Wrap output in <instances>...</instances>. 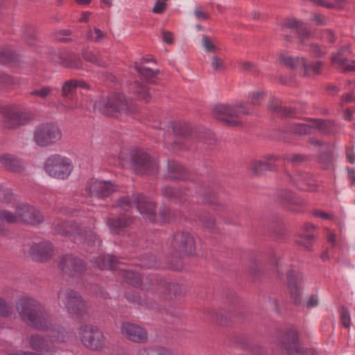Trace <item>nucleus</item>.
Returning a JSON list of instances; mask_svg holds the SVG:
<instances>
[{"label": "nucleus", "instance_id": "nucleus-51", "mask_svg": "<svg viewBox=\"0 0 355 355\" xmlns=\"http://www.w3.org/2000/svg\"><path fill=\"white\" fill-rule=\"evenodd\" d=\"M24 38L30 46H33L36 42L35 31L33 26H26L24 31Z\"/></svg>", "mask_w": 355, "mask_h": 355}, {"label": "nucleus", "instance_id": "nucleus-52", "mask_svg": "<svg viewBox=\"0 0 355 355\" xmlns=\"http://www.w3.org/2000/svg\"><path fill=\"white\" fill-rule=\"evenodd\" d=\"M13 197L11 190L0 184V202L9 203L13 200Z\"/></svg>", "mask_w": 355, "mask_h": 355}, {"label": "nucleus", "instance_id": "nucleus-64", "mask_svg": "<svg viewBox=\"0 0 355 355\" xmlns=\"http://www.w3.org/2000/svg\"><path fill=\"white\" fill-rule=\"evenodd\" d=\"M211 67L215 71H223L225 69V64L221 58L218 56H213L211 58Z\"/></svg>", "mask_w": 355, "mask_h": 355}, {"label": "nucleus", "instance_id": "nucleus-40", "mask_svg": "<svg viewBox=\"0 0 355 355\" xmlns=\"http://www.w3.org/2000/svg\"><path fill=\"white\" fill-rule=\"evenodd\" d=\"M17 218L15 213L10 211L0 209V234H3L5 231V223H16Z\"/></svg>", "mask_w": 355, "mask_h": 355}, {"label": "nucleus", "instance_id": "nucleus-3", "mask_svg": "<svg viewBox=\"0 0 355 355\" xmlns=\"http://www.w3.org/2000/svg\"><path fill=\"white\" fill-rule=\"evenodd\" d=\"M94 110L106 116H116L118 113L126 115L137 111V107L131 98L121 93H114L96 100Z\"/></svg>", "mask_w": 355, "mask_h": 355}, {"label": "nucleus", "instance_id": "nucleus-53", "mask_svg": "<svg viewBox=\"0 0 355 355\" xmlns=\"http://www.w3.org/2000/svg\"><path fill=\"white\" fill-rule=\"evenodd\" d=\"M198 218L203 227L209 230H213L215 227V219L210 214L200 216Z\"/></svg>", "mask_w": 355, "mask_h": 355}, {"label": "nucleus", "instance_id": "nucleus-24", "mask_svg": "<svg viewBox=\"0 0 355 355\" xmlns=\"http://www.w3.org/2000/svg\"><path fill=\"white\" fill-rule=\"evenodd\" d=\"M314 232H315V227L310 223H306L301 227L296 239L297 245L304 247L308 251H311L315 242V235Z\"/></svg>", "mask_w": 355, "mask_h": 355}, {"label": "nucleus", "instance_id": "nucleus-2", "mask_svg": "<svg viewBox=\"0 0 355 355\" xmlns=\"http://www.w3.org/2000/svg\"><path fill=\"white\" fill-rule=\"evenodd\" d=\"M16 309L20 319L34 329L44 331L51 326L50 315L45 307L33 297L19 298L16 302Z\"/></svg>", "mask_w": 355, "mask_h": 355}, {"label": "nucleus", "instance_id": "nucleus-45", "mask_svg": "<svg viewBox=\"0 0 355 355\" xmlns=\"http://www.w3.org/2000/svg\"><path fill=\"white\" fill-rule=\"evenodd\" d=\"M82 57L85 61L92 63L98 67H105V62L103 60V59L100 56L94 53L92 51L88 50L83 51Z\"/></svg>", "mask_w": 355, "mask_h": 355}, {"label": "nucleus", "instance_id": "nucleus-15", "mask_svg": "<svg viewBox=\"0 0 355 355\" xmlns=\"http://www.w3.org/2000/svg\"><path fill=\"white\" fill-rule=\"evenodd\" d=\"M279 27L282 31L285 29L295 31L297 35L298 44L301 45L306 44L305 40L313 37L311 28L302 20L293 17L284 18L279 23Z\"/></svg>", "mask_w": 355, "mask_h": 355}, {"label": "nucleus", "instance_id": "nucleus-29", "mask_svg": "<svg viewBox=\"0 0 355 355\" xmlns=\"http://www.w3.org/2000/svg\"><path fill=\"white\" fill-rule=\"evenodd\" d=\"M0 164L12 173H22L25 171L22 162L10 154H4L0 156Z\"/></svg>", "mask_w": 355, "mask_h": 355}, {"label": "nucleus", "instance_id": "nucleus-36", "mask_svg": "<svg viewBox=\"0 0 355 355\" xmlns=\"http://www.w3.org/2000/svg\"><path fill=\"white\" fill-rule=\"evenodd\" d=\"M134 68L139 75L140 78L145 80L147 83L155 84L157 74L159 70H153L152 69L139 65L138 62H135Z\"/></svg>", "mask_w": 355, "mask_h": 355}, {"label": "nucleus", "instance_id": "nucleus-42", "mask_svg": "<svg viewBox=\"0 0 355 355\" xmlns=\"http://www.w3.org/2000/svg\"><path fill=\"white\" fill-rule=\"evenodd\" d=\"M137 265L141 268H157L159 267V263H157L155 257L152 254H147L143 255L139 259V262Z\"/></svg>", "mask_w": 355, "mask_h": 355}, {"label": "nucleus", "instance_id": "nucleus-57", "mask_svg": "<svg viewBox=\"0 0 355 355\" xmlns=\"http://www.w3.org/2000/svg\"><path fill=\"white\" fill-rule=\"evenodd\" d=\"M340 321L344 327L348 328L349 327L351 321L349 313L343 306L340 307Z\"/></svg>", "mask_w": 355, "mask_h": 355}, {"label": "nucleus", "instance_id": "nucleus-18", "mask_svg": "<svg viewBox=\"0 0 355 355\" xmlns=\"http://www.w3.org/2000/svg\"><path fill=\"white\" fill-rule=\"evenodd\" d=\"M277 343L284 353L293 354L300 352L299 336L294 329H290L285 334L279 335Z\"/></svg>", "mask_w": 355, "mask_h": 355}, {"label": "nucleus", "instance_id": "nucleus-32", "mask_svg": "<svg viewBox=\"0 0 355 355\" xmlns=\"http://www.w3.org/2000/svg\"><path fill=\"white\" fill-rule=\"evenodd\" d=\"M132 223V218L129 216L110 218L107 220V225L112 234H119L122 230L128 227Z\"/></svg>", "mask_w": 355, "mask_h": 355}, {"label": "nucleus", "instance_id": "nucleus-1", "mask_svg": "<svg viewBox=\"0 0 355 355\" xmlns=\"http://www.w3.org/2000/svg\"><path fill=\"white\" fill-rule=\"evenodd\" d=\"M164 178L173 182L190 180L191 185L189 187V190L194 189L202 203L211 207L218 215L225 211L226 206L218 201L216 196V191L220 187L218 183L205 185L201 182H194V179L189 171L175 160L168 162V174Z\"/></svg>", "mask_w": 355, "mask_h": 355}, {"label": "nucleus", "instance_id": "nucleus-59", "mask_svg": "<svg viewBox=\"0 0 355 355\" xmlns=\"http://www.w3.org/2000/svg\"><path fill=\"white\" fill-rule=\"evenodd\" d=\"M127 300L133 304L140 305L141 304V299L138 293L135 291H127L125 294Z\"/></svg>", "mask_w": 355, "mask_h": 355}, {"label": "nucleus", "instance_id": "nucleus-48", "mask_svg": "<svg viewBox=\"0 0 355 355\" xmlns=\"http://www.w3.org/2000/svg\"><path fill=\"white\" fill-rule=\"evenodd\" d=\"M137 194L133 195L132 196H123L118 199L117 204L118 206L120 207L123 210L128 211L132 207L135 206V196Z\"/></svg>", "mask_w": 355, "mask_h": 355}, {"label": "nucleus", "instance_id": "nucleus-56", "mask_svg": "<svg viewBox=\"0 0 355 355\" xmlns=\"http://www.w3.org/2000/svg\"><path fill=\"white\" fill-rule=\"evenodd\" d=\"M282 105L281 102L279 99L277 98L272 96L270 98V101L269 102V104L268 105V110L269 112L276 113L277 116H279V114L280 112Z\"/></svg>", "mask_w": 355, "mask_h": 355}, {"label": "nucleus", "instance_id": "nucleus-54", "mask_svg": "<svg viewBox=\"0 0 355 355\" xmlns=\"http://www.w3.org/2000/svg\"><path fill=\"white\" fill-rule=\"evenodd\" d=\"M12 313V306L4 299L0 297V316L6 318L10 316Z\"/></svg>", "mask_w": 355, "mask_h": 355}, {"label": "nucleus", "instance_id": "nucleus-11", "mask_svg": "<svg viewBox=\"0 0 355 355\" xmlns=\"http://www.w3.org/2000/svg\"><path fill=\"white\" fill-rule=\"evenodd\" d=\"M82 343L88 349L101 350L105 345V337L98 328L89 324L82 325L78 331Z\"/></svg>", "mask_w": 355, "mask_h": 355}, {"label": "nucleus", "instance_id": "nucleus-20", "mask_svg": "<svg viewBox=\"0 0 355 355\" xmlns=\"http://www.w3.org/2000/svg\"><path fill=\"white\" fill-rule=\"evenodd\" d=\"M135 207L139 213L153 223L156 222L155 204L143 193H137L135 196Z\"/></svg>", "mask_w": 355, "mask_h": 355}, {"label": "nucleus", "instance_id": "nucleus-14", "mask_svg": "<svg viewBox=\"0 0 355 355\" xmlns=\"http://www.w3.org/2000/svg\"><path fill=\"white\" fill-rule=\"evenodd\" d=\"M171 245L180 257L193 255L196 252L194 238L189 232H175L173 236Z\"/></svg>", "mask_w": 355, "mask_h": 355}, {"label": "nucleus", "instance_id": "nucleus-22", "mask_svg": "<svg viewBox=\"0 0 355 355\" xmlns=\"http://www.w3.org/2000/svg\"><path fill=\"white\" fill-rule=\"evenodd\" d=\"M53 248L51 243L47 241L39 243H34L29 250L30 255L35 261H46L53 255Z\"/></svg>", "mask_w": 355, "mask_h": 355}, {"label": "nucleus", "instance_id": "nucleus-35", "mask_svg": "<svg viewBox=\"0 0 355 355\" xmlns=\"http://www.w3.org/2000/svg\"><path fill=\"white\" fill-rule=\"evenodd\" d=\"M301 62V67L304 69L303 76L306 77L309 76L311 73L313 75H320L322 72V67L324 66V62L322 61H310L306 58L298 60Z\"/></svg>", "mask_w": 355, "mask_h": 355}, {"label": "nucleus", "instance_id": "nucleus-47", "mask_svg": "<svg viewBox=\"0 0 355 355\" xmlns=\"http://www.w3.org/2000/svg\"><path fill=\"white\" fill-rule=\"evenodd\" d=\"M303 59V57H296L295 58H292L289 56H285L282 54L279 55V61L281 64L286 66V67L290 68L291 69H295L297 67H301V62L297 60Z\"/></svg>", "mask_w": 355, "mask_h": 355}, {"label": "nucleus", "instance_id": "nucleus-9", "mask_svg": "<svg viewBox=\"0 0 355 355\" xmlns=\"http://www.w3.org/2000/svg\"><path fill=\"white\" fill-rule=\"evenodd\" d=\"M62 138V132L58 126L51 123H43L37 126L33 140L41 147L53 145Z\"/></svg>", "mask_w": 355, "mask_h": 355}, {"label": "nucleus", "instance_id": "nucleus-4", "mask_svg": "<svg viewBox=\"0 0 355 355\" xmlns=\"http://www.w3.org/2000/svg\"><path fill=\"white\" fill-rule=\"evenodd\" d=\"M252 114V112L243 103H239L234 105L220 104L216 105L212 110L214 118L222 121L228 127H243L244 123L241 120V116Z\"/></svg>", "mask_w": 355, "mask_h": 355}, {"label": "nucleus", "instance_id": "nucleus-41", "mask_svg": "<svg viewBox=\"0 0 355 355\" xmlns=\"http://www.w3.org/2000/svg\"><path fill=\"white\" fill-rule=\"evenodd\" d=\"M178 215L179 211L172 210L165 205L161 207L159 211V217L162 223H170L175 220Z\"/></svg>", "mask_w": 355, "mask_h": 355}, {"label": "nucleus", "instance_id": "nucleus-12", "mask_svg": "<svg viewBox=\"0 0 355 355\" xmlns=\"http://www.w3.org/2000/svg\"><path fill=\"white\" fill-rule=\"evenodd\" d=\"M56 233L64 236L78 237L82 242L89 245L94 242L96 236L90 231L78 226L72 221H64L55 226Z\"/></svg>", "mask_w": 355, "mask_h": 355}, {"label": "nucleus", "instance_id": "nucleus-7", "mask_svg": "<svg viewBox=\"0 0 355 355\" xmlns=\"http://www.w3.org/2000/svg\"><path fill=\"white\" fill-rule=\"evenodd\" d=\"M130 166L138 175H153L158 171L156 159L142 149L137 148L131 152Z\"/></svg>", "mask_w": 355, "mask_h": 355}, {"label": "nucleus", "instance_id": "nucleus-46", "mask_svg": "<svg viewBox=\"0 0 355 355\" xmlns=\"http://www.w3.org/2000/svg\"><path fill=\"white\" fill-rule=\"evenodd\" d=\"M207 314L209 317V319L216 322V324L224 326L227 325L228 321L230 320V318L227 316H224L223 313L221 311H217L215 310H207Z\"/></svg>", "mask_w": 355, "mask_h": 355}, {"label": "nucleus", "instance_id": "nucleus-62", "mask_svg": "<svg viewBox=\"0 0 355 355\" xmlns=\"http://www.w3.org/2000/svg\"><path fill=\"white\" fill-rule=\"evenodd\" d=\"M14 59L13 53L6 49H0V62L7 63L12 61Z\"/></svg>", "mask_w": 355, "mask_h": 355}, {"label": "nucleus", "instance_id": "nucleus-34", "mask_svg": "<svg viewBox=\"0 0 355 355\" xmlns=\"http://www.w3.org/2000/svg\"><path fill=\"white\" fill-rule=\"evenodd\" d=\"M297 187L303 191H315V180L312 175L306 172H300L298 173L295 180Z\"/></svg>", "mask_w": 355, "mask_h": 355}, {"label": "nucleus", "instance_id": "nucleus-17", "mask_svg": "<svg viewBox=\"0 0 355 355\" xmlns=\"http://www.w3.org/2000/svg\"><path fill=\"white\" fill-rule=\"evenodd\" d=\"M15 214L16 215L17 222L37 225L44 220V217L40 211L36 209L34 207L25 203L17 204Z\"/></svg>", "mask_w": 355, "mask_h": 355}, {"label": "nucleus", "instance_id": "nucleus-8", "mask_svg": "<svg viewBox=\"0 0 355 355\" xmlns=\"http://www.w3.org/2000/svg\"><path fill=\"white\" fill-rule=\"evenodd\" d=\"M73 165L70 159L58 154L51 155L44 164L45 171L59 180H65L71 174Z\"/></svg>", "mask_w": 355, "mask_h": 355}, {"label": "nucleus", "instance_id": "nucleus-13", "mask_svg": "<svg viewBox=\"0 0 355 355\" xmlns=\"http://www.w3.org/2000/svg\"><path fill=\"white\" fill-rule=\"evenodd\" d=\"M1 114V125L6 129H15L25 125L32 119V116L29 113L19 111L14 107H3Z\"/></svg>", "mask_w": 355, "mask_h": 355}, {"label": "nucleus", "instance_id": "nucleus-49", "mask_svg": "<svg viewBox=\"0 0 355 355\" xmlns=\"http://www.w3.org/2000/svg\"><path fill=\"white\" fill-rule=\"evenodd\" d=\"M286 160L293 166H297L308 160V156L302 154L290 153L286 155Z\"/></svg>", "mask_w": 355, "mask_h": 355}, {"label": "nucleus", "instance_id": "nucleus-28", "mask_svg": "<svg viewBox=\"0 0 355 355\" xmlns=\"http://www.w3.org/2000/svg\"><path fill=\"white\" fill-rule=\"evenodd\" d=\"M309 122L314 124L315 127L323 135H334L338 132V125L334 120L309 118Z\"/></svg>", "mask_w": 355, "mask_h": 355}, {"label": "nucleus", "instance_id": "nucleus-30", "mask_svg": "<svg viewBox=\"0 0 355 355\" xmlns=\"http://www.w3.org/2000/svg\"><path fill=\"white\" fill-rule=\"evenodd\" d=\"M59 64L65 68L80 69L83 62L78 53L73 51H63L59 54Z\"/></svg>", "mask_w": 355, "mask_h": 355}, {"label": "nucleus", "instance_id": "nucleus-25", "mask_svg": "<svg viewBox=\"0 0 355 355\" xmlns=\"http://www.w3.org/2000/svg\"><path fill=\"white\" fill-rule=\"evenodd\" d=\"M129 91L134 94L139 100L144 101L146 103L149 102L155 89L148 87L146 83L135 80L129 85Z\"/></svg>", "mask_w": 355, "mask_h": 355}, {"label": "nucleus", "instance_id": "nucleus-37", "mask_svg": "<svg viewBox=\"0 0 355 355\" xmlns=\"http://www.w3.org/2000/svg\"><path fill=\"white\" fill-rule=\"evenodd\" d=\"M188 190H182L180 188L166 186L162 189V195L168 199L173 201H182L184 200L185 196L187 195Z\"/></svg>", "mask_w": 355, "mask_h": 355}, {"label": "nucleus", "instance_id": "nucleus-38", "mask_svg": "<svg viewBox=\"0 0 355 355\" xmlns=\"http://www.w3.org/2000/svg\"><path fill=\"white\" fill-rule=\"evenodd\" d=\"M96 263L101 270H114L116 268L119 261L116 256L106 254L98 257Z\"/></svg>", "mask_w": 355, "mask_h": 355}, {"label": "nucleus", "instance_id": "nucleus-23", "mask_svg": "<svg viewBox=\"0 0 355 355\" xmlns=\"http://www.w3.org/2000/svg\"><path fill=\"white\" fill-rule=\"evenodd\" d=\"M279 159V157L268 155L262 157L258 161H254L251 165L252 174L254 176H259L266 171H272L276 169L275 162Z\"/></svg>", "mask_w": 355, "mask_h": 355}, {"label": "nucleus", "instance_id": "nucleus-39", "mask_svg": "<svg viewBox=\"0 0 355 355\" xmlns=\"http://www.w3.org/2000/svg\"><path fill=\"white\" fill-rule=\"evenodd\" d=\"M50 329V335L47 336L51 342L53 343V342L63 343L65 341L67 337V333L65 329L61 327L60 324H51V326L48 328L47 330Z\"/></svg>", "mask_w": 355, "mask_h": 355}, {"label": "nucleus", "instance_id": "nucleus-61", "mask_svg": "<svg viewBox=\"0 0 355 355\" xmlns=\"http://www.w3.org/2000/svg\"><path fill=\"white\" fill-rule=\"evenodd\" d=\"M297 111L295 107H283L282 106L280 112L279 114V117L282 118H290L293 117L295 114H296Z\"/></svg>", "mask_w": 355, "mask_h": 355}, {"label": "nucleus", "instance_id": "nucleus-63", "mask_svg": "<svg viewBox=\"0 0 355 355\" xmlns=\"http://www.w3.org/2000/svg\"><path fill=\"white\" fill-rule=\"evenodd\" d=\"M266 93L264 91H257L252 94V99L250 105L252 106H257L260 105V99L264 98Z\"/></svg>", "mask_w": 355, "mask_h": 355}, {"label": "nucleus", "instance_id": "nucleus-31", "mask_svg": "<svg viewBox=\"0 0 355 355\" xmlns=\"http://www.w3.org/2000/svg\"><path fill=\"white\" fill-rule=\"evenodd\" d=\"M279 199L286 208L294 213L300 211L302 200L295 196L292 192L285 191L282 192L279 196Z\"/></svg>", "mask_w": 355, "mask_h": 355}, {"label": "nucleus", "instance_id": "nucleus-44", "mask_svg": "<svg viewBox=\"0 0 355 355\" xmlns=\"http://www.w3.org/2000/svg\"><path fill=\"white\" fill-rule=\"evenodd\" d=\"M78 80L71 79L64 83L62 87V96L64 98H72V96L77 89Z\"/></svg>", "mask_w": 355, "mask_h": 355}, {"label": "nucleus", "instance_id": "nucleus-58", "mask_svg": "<svg viewBox=\"0 0 355 355\" xmlns=\"http://www.w3.org/2000/svg\"><path fill=\"white\" fill-rule=\"evenodd\" d=\"M202 44L207 51L216 52L217 47L212 44V40L210 37L203 35L202 37Z\"/></svg>", "mask_w": 355, "mask_h": 355}, {"label": "nucleus", "instance_id": "nucleus-21", "mask_svg": "<svg viewBox=\"0 0 355 355\" xmlns=\"http://www.w3.org/2000/svg\"><path fill=\"white\" fill-rule=\"evenodd\" d=\"M30 347L36 352H57V347L51 342L47 336L35 334L28 338Z\"/></svg>", "mask_w": 355, "mask_h": 355}, {"label": "nucleus", "instance_id": "nucleus-33", "mask_svg": "<svg viewBox=\"0 0 355 355\" xmlns=\"http://www.w3.org/2000/svg\"><path fill=\"white\" fill-rule=\"evenodd\" d=\"M334 146L330 144H324V148L319 151L317 162L323 169L329 168L334 163Z\"/></svg>", "mask_w": 355, "mask_h": 355}, {"label": "nucleus", "instance_id": "nucleus-16", "mask_svg": "<svg viewBox=\"0 0 355 355\" xmlns=\"http://www.w3.org/2000/svg\"><path fill=\"white\" fill-rule=\"evenodd\" d=\"M121 333L125 338L135 343L144 344L148 340L147 330L141 325L131 322H121Z\"/></svg>", "mask_w": 355, "mask_h": 355}, {"label": "nucleus", "instance_id": "nucleus-19", "mask_svg": "<svg viewBox=\"0 0 355 355\" xmlns=\"http://www.w3.org/2000/svg\"><path fill=\"white\" fill-rule=\"evenodd\" d=\"M288 286L290 288L291 298L293 299L295 304L300 306L302 303V291L303 284V275L299 272L291 269L287 272Z\"/></svg>", "mask_w": 355, "mask_h": 355}, {"label": "nucleus", "instance_id": "nucleus-50", "mask_svg": "<svg viewBox=\"0 0 355 355\" xmlns=\"http://www.w3.org/2000/svg\"><path fill=\"white\" fill-rule=\"evenodd\" d=\"M312 127L307 124L295 123L290 126V132L295 135H306Z\"/></svg>", "mask_w": 355, "mask_h": 355}, {"label": "nucleus", "instance_id": "nucleus-27", "mask_svg": "<svg viewBox=\"0 0 355 355\" xmlns=\"http://www.w3.org/2000/svg\"><path fill=\"white\" fill-rule=\"evenodd\" d=\"M89 193L92 196L105 198L109 196L114 191L112 184L107 181H94L89 187Z\"/></svg>", "mask_w": 355, "mask_h": 355}, {"label": "nucleus", "instance_id": "nucleus-10", "mask_svg": "<svg viewBox=\"0 0 355 355\" xmlns=\"http://www.w3.org/2000/svg\"><path fill=\"white\" fill-rule=\"evenodd\" d=\"M58 268L63 275L71 278L80 277L87 270L84 260L73 254H67L62 257Z\"/></svg>", "mask_w": 355, "mask_h": 355}, {"label": "nucleus", "instance_id": "nucleus-6", "mask_svg": "<svg viewBox=\"0 0 355 355\" xmlns=\"http://www.w3.org/2000/svg\"><path fill=\"white\" fill-rule=\"evenodd\" d=\"M58 297L62 300L71 318L79 322L87 320L89 318V307L78 292L73 289H68L60 292Z\"/></svg>", "mask_w": 355, "mask_h": 355}, {"label": "nucleus", "instance_id": "nucleus-26", "mask_svg": "<svg viewBox=\"0 0 355 355\" xmlns=\"http://www.w3.org/2000/svg\"><path fill=\"white\" fill-rule=\"evenodd\" d=\"M155 282L159 288L170 297L180 296L183 293V289L180 284L169 281L166 277L156 276Z\"/></svg>", "mask_w": 355, "mask_h": 355}, {"label": "nucleus", "instance_id": "nucleus-55", "mask_svg": "<svg viewBox=\"0 0 355 355\" xmlns=\"http://www.w3.org/2000/svg\"><path fill=\"white\" fill-rule=\"evenodd\" d=\"M310 54L315 58H320L325 56L327 52L318 44H310Z\"/></svg>", "mask_w": 355, "mask_h": 355}, {"label": "nucleus", "instance_id": "nucleus-43", "mask_svg": "<svg viewBox=\"0 0 355 355\" xmlns=\"http://www.w3.org/2000/svg\"><path fill=\"white\" fill-rule=\"evenodd\" d=\"M122 275L123 279L128 284L137 288L141 286V279L138 272L132 270H123Z\"/></svg>", "mask_w": 355, "mask_h": 355}, {"label": "nucleus", "instance_id": "nucleus-5", "mask_svg": "<svg viewBox=\"0 0 355 355\" xmlns=\"http://www.w3.org/2000/svg\"><path fill=\"white\" fill-rule=\"evenodd\" d=\"M173 132L181 142L182 139L185 146L188 145L190 141L198 140L209 146L216 144L215 135L209 129L204 127L193 128L186 123H177L173 126Z\"/></svg>", "mask_w": 355, "mask_h": 355}, {"label": "nucleus", "instance_id": "nucleus-60", "mask_svg": "<svg viewBox=\"0 0 355 355\" xmlns=\"http://www.w3.org/2000/svg\"><path fill=\"white\" fill-rule=\"evenodd\" d=\"M52 92V89L50 87H43L41 89H35L32 91L30 94L32 96H37L42 98H45L48 96Z\"/></svg>", "mask_w": 355, "mask_h": 355}]
</instances>
